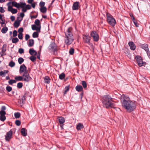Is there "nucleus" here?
I'll return each mask as SVG.
<instances>
[{"mask_svg":"<svg viewBox=\"0 0 150 150\" xmlns=\"http://www.w3.org/2000/svg\"><path fill=\"white\" fill-rule=\"evenodd\" d=\"M120 100L122 107L127 112H131L135 109V103L131 100L128 96L123 94L121 96Z\"/></svg>","mask_w":150,"mask_h":150,"instance_id":"nucleus-1","label":"nucleus"},{"mask_svg":"<svg viewBox=\"0 0 150 150\" xmlns=\"http://www.w3.org/2000/svg\"><path fill=\"white\" fill-rule=\"evenodd\" d=\"M72 30V28L70 27L65 32V34L66 36L65 38V42L66 44L68 45L71 44L74 40Z\"/></svg>","mask_w":150,"mask_h":150,"instance_id":"nucleus-2","label":"nucleus"},{"mask_svg":"<svg viewBox=\"0 0 150 150\" xmlns=\"http://www.w3.org/2000/svg\"><path fill=\"white\" fill-rule=\"evenodd\" d=\"M102 103L103 107L106 108H109L113 106L112 98L109 96H105L103 97Z\"/></svg>","mask_w":150,"mask_h":150,"instance_id":"nucleus-3","label":"nucleus"},{"mask_svg":"<svg viewBox=\"0 0 150 150\" xmlns=\"http://www.w3.org/2000/svg\"><path fill=\"white\" fill-rule=\"evenodd\" d=\"M106 17L107 21L108 23L111 26H114L116 23L115 19L112 16L108 13L107 14Z\"/></svg>","mask_w":150,"mask_h":150,"instance_id":"nucleus-4","label":"nucleus"},{"mask_svg":"<svg viewBox=\"0 0 150 150\" xmlns=\"http://www.w3.org/2000/svg\"><path fill=\"white\" fill-rule=\"evenodd\" d=\"M12 5L13 6L15 7L18 8L20 7H23L25 6V3L20 2V3H17L16 2L13 1L11 3Z\"/></svg>","mask_w":150,"mask_h":150,"instance_id":"nucleus-5","label":"nucleus"},{"mask_svg":"<svg viewBox=\"0 0 150 150\" xmlns=\"http://www.w3.org/2000/svg\"><path fill=\"white\" fill-rule=\"evenodd\" d=\"M22 76L23 80L26 82H28L31 79V78L28 72H24Z\"/></svg>","mask_w":150,"mask_h":150,"instance_id":"nucleus-6","label":"nucleus"},{"mask_svg":"<svg viewBox=\"0 0 150 150\" xmlns=\"http://www.w3.org/2000/svg\"><path fill=\"white\" fill-rule=\"evenodd\" d=\"M91 36L92 37L95 41H97L99 39V36L98 33L96 31H93L91 34Z\"/></svg>","mask_w":150,"mask_h":150,"instance_id":"nucleus-7","label":"nucleus"},{"mask_svg":"<svg viewBox=\"0 0 150 150\" xmlns=\"http://www.w3.org/2000/svg\"><path fill=\"white\" fill-rule=\"evenodd\" d=\"M13 132L11 130H10L7 132L5 135V139L6 141L9 142L11 139L12 136Z\"/></svg>","mask_w":150,"mask_h":150,"instance_id":"nucleus-8","label":"nucleus"},{"mask_svg":"<svg viewBox=\"0 0 150 150\" xmlns=\"http://www.w3.org/2000/svg\"><path fill=\"white\" fill-rule=\"evenodd\" d=\"M11 2H9L7 3V5L8 6V10L9 11H11L12 13H16L17 12V10L16 9L13 8L12 6L10 5Z\"/></svg>","mask_w":150,"mask_h":150,"instance_id":"nucleus-9","label":"nucleus"},{"mask_svg":"<svg viewBox=\"0 0 150 150\" xmlns=\"http://www.w3.org/2000/svg\"><path fill=\"white\" fill-rule=\"evenodd\" d=\"M83 40L84 42L86 43H88L89 45L91 44L92 46L93 45L90 43V37L88 35H83Z\"/></svg>","mask_w":150,"mask_h":150,"instance_id":"nucleus-10","label":"nucleus"},{"mask_svg":"<svg viewBox=\"0 0 150 150\" xmlns=\"http://www.w3.org/2000/svg\"><path fill=\"white\" fill-rule=\"evenodd\" d=\"M136 59L139 66L140 67H142L144 63L141 57L139 56H137L136 57Z\"/></svg>","mask_w":150,"mask_h":150,"instance_id":"nucleus-11","label":"nucleus"},{"mask_svg":"<svg viewBox=\"0 0 150 150\" xmlns=\"http://www.w3.org/2000/svg\"><path fill=\"white\" fill-rule=\"evenodd\" d=\"M20 73L21 74L23 72H28L27 70V68L24 64L21 65L20 67Z\"/></svg>","mask_w":150,"mask_h":150,"instance_id":"nucleus-12","label":"nucleus"},{"mask_svg":"<svg viewBox=\"0 0 150 150\" xmlns=\"http://www.w3.org/2000/svg\"><path fill=\"white\" fill-rule=\"evenodd\" d=\"M80 8V5L79 2L76 1L74 3L72 7L73 10H77L79 9Z\"/></svg>","mask_w":150,"mask_h":150,"instance_id":"nucleus-13","label":"nucleus"},{"mask_svg":"<svg viewBox=\"0 0 150 150\" xmlns=\"http://www.w3.org/2000/svg\"><path fill=\"white\" fill-rule=\"evenodd\" d=\"M41 26H38L37 25H32V29L33 30H35L37 32H40Z\"/></svg>","mask_w":150,"mask_h":150,"instance_id":"nucleus-14","label":"nucleus"},{"mask_svg":"<svg viewBox=\"0 0 150 150\" xmlns=\"http://www.w3.org/2000/svg\"><path fill=\"white\" fill-rule=\"evenodd\" d=\"M130 47V49L132 50H134L136 48L135 45L132 42H129L128 43Z\"/></svg>","mask_w":150,"mask_h":150,"instance_id":"nucleus-15","label":"nucleus"},{"mask_svg":"<svg viewBox=\"0 0 150 150\" xmlns=\"http://www.w3.org/2000/svg\"><path fill=\"white\" fill-rule=\"evenodd\" d=\"M51 48L53 52H55L57 50V48L54 43H52L50 45Z\"/></svg>","mask_w":150,"mask_h":150,"instance_id":"nucleus-16","label":"nucleus"},{"mask_svg":"<svg viewBox=\"0 0 150 150\" xmlns=\"http://www.w3.org/2000/svg\"><path fill=\"white\" fill-rule=\"evenodd\" d=\"M58 121L60 124L61 125L64 123L65 120L64 118L62 117H60L58 118Z\"/></svg>","mask_w":150,"mask_h":150,"instance_id":"nucleus-17","label":"nucleus"},{"mask_svg":"<svg viewBox=\"0 0 150 150\" xmlns=\"http://www.w3.org/2000/svg\"><path fill=\"white\" fill-rule=\"evenodd\" d=\"M21 133L23 136H25L27 135V132L25 129L22 128L21 131Z\"/></svg>","mask_w":150,"mask_h":150,"instance_id":"nucleus-18","label":"nucleus"},{"mask_svg":"<svg viewBox=\"0 0 150 150\" xmlns=\"http://www.w3.org/2000/svg\"><path fill=\"white\" fill-rule=\"evenodd\" d=\"M141 47L146 52H148V45L146 44H144L142 45H141Z\"/></svg>","mask_w":150,"mask_h":150,"instance_id":"nucleus-19","label":"nucleus"},{"mask_svg":"<svg viewBox=\"0 0 150 150\" xmlns=\"http://www.w3.org/2000/svg\"><path fill=\"white\" fill-rule=\"evenodd\" d=\"M29 53L32 55H36L37 54V52L33 49H30L29 50Z\"/></svg>","mask_w":150,"mask_h":150,"instance_id":"nucleus-20","label":"nucleus"},{"mask_svg":"<svg viewBox=\"0 0 150 150\" xmlns=\"http://www.w3.org/2000/svg\"><path fill=\"white\" fill-rule=\"evenodd\" d=\"M83 124L81 123H79L77 125L76 128V129L79 130L83 128Z\"/></svg>","mask_w":150,"mask_h":150,"instance_id":"nucleus-21","label":"nucleus"},{"mask_svg":"<svg viewBox=\"0 0 150 150\" xmlns=\"http://www.w3.org/2000/svg\"><path fill=\"white\" fill-rule=\"evenodd\" d=\"M21 21V20L20 21L16 20L15 22L14 23V26L15 28H17L19 27L20 25Z\"/></svg>","mask_w":150,"mask_h":150,"instance_id":"nucleus-22","label":"nucleus"},{"mask_svg":"<svg viewBox=\"0 0 150 150\" xmlns=\"http://www.w3.org/2000/svg\"><path fill=\"white\" fill-rule=\"evenodd\" d=\"M76 89L78 92H81L83 90V88L81 86L79 85L76 86L75 88Z\"/></svg>","mask_w":150,"mask_h":150,"instance_id":"nucleus-23","label":"nucleus"},{"mask_svg":"<svg viewBox=\"0 0 150 150\" xmlns=\"http://www.w3.org/2000/svg\"><path fill=\"white\" fill-rule=\"evenodd\" d=\"M34 44V40L33 39H30L29 40V42L28 45L29 47H31L33 46Z\"/></svg>","mask_w":150,"mask_h":150,"instance_id":"nucleus-24","label":"nucleus"},{"mask_svg":"<svg viewBox=\"0 0 150 150\" xmlns=\"http://www.w3.org/2000/svg\"><path fill=\"white\" fill-rule=\"evenodd\" d=\"M44 80L45 83H48L50 82V79L48 76H46L44 78Z\"/></svg>","mask_w":150,"mask_h":150,"instance_id":"nucleus-25","label":"nucleus"},{"mask_svg":"<svg viewBox=\"0 0 150 150\" xmlns=\"http://www.w3.org/2000/svg\"><path fill=\"white\" fill-rule=\"evenodd\" d=\"M8 70H4V71H1L0 72V75L1 76H5L6 74L8 73Z\"/></svg>","mask_w":150,"mask_h":150,"instance_id":"nucleus-26","label":"nucleus"},{"mask_svg":"<svg viewBox=\"0 0 150 150\" xmlns=\"http://www.w3.org/2000/svg\"><path fill=\"white\" fill-rule=\"evenodd\" d=\"M8 30V28L6 27H3L1 30V32L3 33H6Z\"/></svg>","mask_w":150,"mask_h":150,"instance_id":"nucleus-27","label":"nucleus"},{"mask_svg":"<svg viewBox=\"0 0 150 150\" xmlns=\"http://www.w3.org/2000/svg\"><path fill=\"white\" fill-rule=\"evenodd\" d=\"M40 11L43 13H45L47 11V8L45 7H41L40 8Z\"/></svg>","mask_w":150,"mask_h":150,"instance_id":"nucleus-28","label":"nucleus"},{"mask_svg":"<svg viewBox=\"0 0 150 150\" xmlns=\"http://www.w3.org/2000/svg\"><path fill=\"white\" fill-rule=\"evenodd\" d=\"M35 32L33 34V37L34 38H37L38 36V32Z\"/></svg>","mask_w":150,"mask_h":150,"instance_id":"nucleus-29","label":"nucleus"},{"mask_svg":"<svg viewBox=\"0 0 150 150\" xmlns=\"http://www.w3.org/2000/svg\"><path fill=\"white\" fill-rule=\"evenodd\" d=\"M35 25H37L38 26H41L40 21L38 19H36L35 20Z\"/></svg>","mask_w":150,"mask_h":150,"instance_id":"nucleus-30","label":"nucleus"},{"mask_svg":"<svg viewBox=\"0 0 150 150\" xmlns=\"http://www.w3.org/2000/svg\"><path fill=\"white\" fill-rule=\"evenodd\" d=\"M132 21L136 26L137 27H138L139 26V23L137 22V21L135 20L134 17H133V18H132Z\"/></svg>","mask_w":150,"mask_h":150,"instance_id":"nucleus-31","label":"nucleus"},{"mask_svg":"<svg viewBox=\"0 0 150 150\" xmlns=\"http://www.w3.org/2000/svg\"><path fill=\"white\" fill-rule=\"evenodd\" d=\"M15 79L18 81L23 80L22 76H16L15 77Z\"/></svg>","mask_w":150,"mask_h":150,"instance_id":"nucleus-32","label":"nucleus"},{"mask_svg":"<svg viewBox=\"0 0 150 150\" xmlns=\"http://www.w3.org/2000/svg\"><path fill=\"white\" fill-rule=\"evenodd\" d=\"M69 86H66L64 89V94L65 95L66 94L67 92L69 90Z\"/></svg>","mask_w":150,"mask_h":150,"instance_id":"nucleus-33","label":"nucleus"},{"mask_svg":"<svg viewBox=\"0 0 150 150\" xmlns=\"http://www.w3.org/2000/svg\"><path fill=\"white\" fill-rule=\"evenodd\" d=\"M18 61L20 64H21L24 61V59L22 57H20L18 59Z\"/></svg>","mask_w":150,"mask_h":150,"instance_id":"nucleus-34","label":"nucleus"},{"mask_svg":"<svg viewBox=\"0 0 150 150\" xmlns=\"http://www.w3.org/2000/svg\"><path fill=\"white\" fill-rule=\"evenodd\" d=\"M26 95L24 94L23 96H22V98H21V101H22V103H24L25 100Z\"/></svg>","mask_w":150,"mask_h":150,"instance_id":"nucleus-35","label":"nucleus"},{"mask_svg":"<svg viewBox=\"0 0 150 150\" xmlns=\"http://www.w3.org/2000/svg\"><path fill=\"white\" fill-rule=\"evenodd\" d=\"M74 49L72 48H71L69 50V52L70 54L72 55L74 54Z\"/></svg>","mask_w":150,"mask_h":150,"instance_id":"nucleus-36","label":"nucleus"},{"mask_svg":"<svg viewBox=\"0 0 150 150\" xmlns=\"http://www.w3.org/2000/svg\"><path fill=\"white\" fill-rule=\"evenodd\" d=\"M18 39L16 38H13L12 39V42L13 43H16L18 41Z\"/></svg>","mask_w":150,"mask_h":150,"instance_id":"nucleus-37","label":"nucleus"},{"mask_svg":"<svg viewBox=\"0 0 150 150\" xmlns=\"http://www.w3.org/2000/svg\"><path fill=\"white\" fill-rule=\"evenodd\" d=\"M36 57L33 55L30 57V59L33 62H35L36 59Z\"/></svg>","mask_w":150,"mask_h":150,"instance_id":"nucleus-38","label":"nucleus"},{"mask_svg":"<svg viewBox=\"0 0 150 150\" xmlns=\"http://www.w3.org/2000/svg\"><path fill=\"white\" fill-rule=\"evenodd\" d=\"M20 113L19 112H17L14 114L15 117L16 118H19L20 117Z\"/></svg>","mask_w":150,"mask_h":150,"instance_id":"nucleus-39","label":"nucleus"},{"mask_svg":"<svg viewBox=\"0 0 150 150\" xmlns=\"http://www.w3.org/2000/svg\"><path fill=\"white\" fill-rule=\"evenodd\" d=\"M6 119V117L5 115H1L0 116V120L1 121H4Z\"/></svg>","mask_w":150,"mask_h":150,"instance_id":"nucleus-40","label":"nucleus"},{"mask_svg":"<svg viewBox=\"0 0 150 150\" xmlns=\"http://www.w3.org/2000/svg\"><path fill=\"white\" fill-rule=\"evenodd\" d=\"M15 65V63L12 61H11L9 64L8 65L11 67H13Z\"/></svg>","mask_w":150,"mask_h":150,"instance_id":"nucleus-41","label":"nucleus"},{"mask_svg":"<svg viewBox=\"0 0 150 150\" xmlns=\"http://www.w3.org/2000/svg\"><path fill=\"white\" fill-rule=\"evenodd\" d=\"M65 74L62 73L59 75V78L61 79H63L65 77Z\"/></svg>","mask_w":150,"mask_h":150,"instance_id":"nucleus-42","label":"nucleus"},{"mask_svg":"<svg viewBox=\"0 0 150 150\" xmlns=\"http://www.w3.org/2000/svg\"><path fill=\"white\" fill-rule=\"evenodd\" d=\"M82 84L84 88H85L87 87V84L86 82L84 81H82Z\"/></svg>","mask_w":150,"mask_h":150,"instance_id":"nucleus-43","label":"nucleus"},{"mask_svg":"<svg viewBox=\"0 0 150 150\" xmlns=\"http://www.w3.org/2000/svg\"><path fill=\"white\" fill-rule=\"evenodd\" d=\"M16 81L15 80H11L8 81V83L10 84H12L13 83H16Z\"/></svg>","mask_w":150,"mask_h":150,"instance_id":"nucleus-44","label":"nucleus"},{"mask_svg":"<svg viewBox=\"0 0 150 150\" xmlns=\"http://www.w3.org/2000/svg\"><path fill=\"white\" fill-rule=\"evenodd\" d=\"M23 86V83H19L17 84V86L18 88H21Z\"/></svg>","mask_w":150,"mask_h":150,"instance_id":"nucleus-45","label":"nucleus"},{"mask_svg":"<svg viewBox=\"0 0 150 150\" xmlns=\"http://www.w3.org/2000/svg\"><path fill=\"white\" fill-rule=\"evenodd\" d=\"M12 88L10 86H7L6 87V89L8 92H10L12 90Z\"/></svg>","mask_w":150,"mask_h":150,"instance_id":"nucleus-46","label":"nucleus"},{"mask_svg":"<svg viewBox=\"0 0 150 150\" xmlns=\"http://www.w3.org/2000/svg\"><path fill=\"white\" fill-rule=\"evenodd\" d=\"M18 37L20 39H22L23 38V34L22 33H19L18 35Z\"/></svg>","mask_w":150,"mask_h":150,"instance_id":"nucleus-47","label":"nucleus"},{"mask_svg":"<svg viewBox=\"0 0 150 150\" xmlns=\"http://www.w3.org/2000/svg\"><path fill=\"white\" fill-rule=\"evenodd\" d=\"M45 3L43 1H41L40 2V7H45Z\"/></svg>","mask_w":150,"mask_h":150,"instance_id":"nucleus-48","label":"nucleus"},{"mask_svg":"<svg viewBox=\"0 0 150 150\" xmlns=\"http://www.w3.org/2000/svg\"><path fill=\"white\" fill-rule=\"evenodd\" d=\"M24 50L22 48H20L18 50V52L19 53L21 54L24 52Z\"/></svg>","mask_w":150,"mask_h":150,"instance_id":"nucleus-49","label":"nucleus"},{"mask_svg":"<svg viewBox=\"0 0 150 150\" xmlns=\"http://www.w3.org/2000/svg\"><path fill=\"white\" fill-rule=\"evenodd\" d=\"M17 126H19L21 124V122L19 120H17L15 122Z\"/></svg>","mask_w":150,"mask_h":150,"instance_id":"nucleus-50","label":"nucleus"},{"mask_svg":"<svg viewBox=\"0 0 150 150\" xmlns=\"http://www.w3.org/2000/svg\"><path fill=\"white\" fill-rule=\"evenodd\" d=\"M23 28H19L18 29V32L19 33H22L23 32Z\"/></svg>","mask_w":150,"mask_h":150,"instance_id":"nucleus-51","label":"nucleus"},{"mask_svg":"<svg viewBox=\"0 0 150 150\" xmlns=\"http://www.w3.org/2000/svg\"><path fill=\"white\" fill-rule=\"evenodd\" d=\"M17 32L16 30H14L13 32V36L16 37L17 35Z\"/></svg>","mask_w":150,"mask_h":150,"instance_id":"nucleus-52","label":"nucleus"},{"mask_svg":"<svg viewBox=\"0 0 150 150\" xmlns=\"http://www.w3.org/2000/svg\"><path fill=\"white\" fill-rule=\"evenodd\" d=\"M5 11L3 7H0V12L1 13H4Z\"/></svg>","mask_w":150,"mask_h":150,"instance_id":"nucleus-53","label":"nucleus"},{"mask_svg":"<svg viewBox=\"0 0 150 150\" xmlns=\"http://www.w3.org/2000/svg\"><path fill=\"white\" fill-rule=\"evenodd\" d=\"M6 113L5 111L3 110H1L0 111V115H5Z\"/></svg>","mask_w":150,"mask_h":150,"instance_id":"nucleus-54","label":"nucleus"},{"mask_svg":"<svg viewBox=\"0 0 150 150\" xmlns=\"http://www.w3.org/2000/svg\"><path fill=\"white\" fill-rule=\"evenodd\" d=\"M6 50V47H4V45H3L2 49V52L3 53L5 52Z\"/></svg>","mask_w":150,"mask_h":150,"instance_id":"nucleus-55","label":"nucleus"},{"mask_svg":"<svg viewBox=\"0 0 150 150\" xmlns=\"http://www.w3.org/2000/svg\"><path fill=\"white\" fill-rule=\"evenodd\" d=\"M25 6H26V4H25V6L24 7H21V8H22V11L24 12H25L27 11V9L25 7Z\"/></svg>","mask_w":150,"mask_h":150,"instance_id":"nucleus-56","label":"nucleus"},{"mask_svg":"<svg viewBox=\"0 0 150 150\" xmlns=\"http://www.w3.org/2000/svg\"><path fill=\"white\" fill-rule=\"evenodd\" d=\"M25 40H27L30 38V36L26 34L25 35Z\"/></svg>","mask_w":150,"mask_h":150,"instance_id":"nucleus-57","label":"nucleus"},{"mask_svg":"<svg viewBox=\"0 0 150 150\" xmlns=\"http://www.w3.org/2000/svg\"><path fill=\"white\" fill-rule=\"evenodd\" d=\"M25 7L27 9H30L31 8V7L30 5H26Z\"/></svg>","mask_w":150,"mask_h":150,"instance_id":"nucleus-58","label":"nucleus"},{"mask_svg":"<svg viewBox=\"0 0 150 150\" xmlns=\"http://www.w3.org/2000/svg\"><path fill=\"white\" fill-rule=\"evenodd\" d=\"M11 21H13L15 19V17L14 16H11Z\"/></svg>","mask_w":150,"mask_h":150,"instance_id":"nucleus-59","label":"nucleus"},{"mask_svg":"<svg viewBox=\"0 0 150 150\" xmlns=\"http://www.w3.org/2000/svg\"><path fill=\"white\" fill-rule=\"evenodd\" d=\"M1 21H0V23L2 25H3L4 24H5V23H4V21L2 19H1Z\"/></svg>","mask_w":150,"mask_h":150,"instance_id":"nucleus-60","label":"nucleus"},{"mask_svg":"<svg viewBox=\"0 0 150 150\" xmlns=\"http://www.w3.org/2000/svg\"><path fill=\"white\" fill-rule=\"evenodd\" d=\"M20 16L22 18L24 16V14L23 13H20Z\"/></svg>","mask_w":150,"mask_h":150,"instance_id":"nucleus-61","label":"nucleus"},{"mask_svg":"<svg viewBox=\"0 0 150 150\" xmlns=\"http://www.w3.org/2000/svg\"><path fill=\"white\" fill-rule=\"evenodd\" d=\"M6 107L4 106H3L1 108L2 110L4 111L6 110Z\"/></svg>","mask_w":150,"mask_h":150,"instance_id":"nucleus-62","label":"nucleus"},{"mask_svg":"<svg viewBox=\"0 0 150 150\" xmlns=\"http://www.w3.org/2000/svg\"><path fill=\"white\" fill-rule=\"evenodd\" d=\"M33 0H28V2L30 4H32Z\"/></svg>","mask_w":150,"mask_h":150,"instance_id":"nucleus-63","label":"nucleus"},{"mask_svg":"<svg viewBox=\"0 0 150 150\" xmlns=\"http://www.w3.org/2000/svg\"><path fill=\"white\" fill-rule=\"evenodd\" d=\"M31 5L32 7L34 8L35 6V4L34 3H32Z\"/></svg>","mask_w":150,"mask_h":150,"instance_id":"nucleus-64","label":"nucleus"}]
</instances>
